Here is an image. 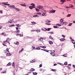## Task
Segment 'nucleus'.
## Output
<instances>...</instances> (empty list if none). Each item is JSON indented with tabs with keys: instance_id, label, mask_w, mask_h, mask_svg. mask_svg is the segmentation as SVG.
<instances>
[{
	"instance_id": "25",
	"label": "nucleus",
	"mask_w": 75,
	"mask_h": 75,
	"mask_svg": "<svg viewBox=\"0 0 75 75\" xmlns=\"http://www.w3.org/2000/svg\"><path fill=\"white\" fill-rule=\"evenodd\" d=\"M15 25L13 24V25H10L9 26V27H14V26Z\"/></svg>"
},
{
	"instance_id": "47",
	"label": "nucleus",
	"mask_w": 75,
	"mask_h": 75,
	"mask_svg": "<svg viewBox=\"0 0 75 75\" xmlns=\"http://www.w3.org/2000/svg\"><path fill=\"white\" fill-rule=\"evenodd\" d=\"M42 48H46V46H42Z\"/></svg>"
},
{
	"instance_id": "33",
	"label": "nucleus",
	"mask_w": 75,
	"mask_h": 75,
	"mask_svg": "<svg viewBox=\"0 0 75 75\" xmlns=\"http://www.w3.org/2000/svg\"><path fill=\"white\" fill-rule=\"evenodd\" d=\"M67 54H63V57H67Z\"/></svg>"
},
{
	"instance_id": "8",
	"label": "nucleus",
	"mask_w": 75,
	"mask_h": 75,
	"mask_svg": "<svg viewBox=\"0 0 75 75\" xmlns=\"http://www.w3.org/2000/svg\"><path fill=\"white\" fill-rule=\"evenodd\" d=\"M60 40L61 41H65V39L64 38H62L60 39Z\"/></svg>"
},
{
	"instance_id": "46",
	"label": "nucleus",
	"mask_w": 75,
	"mask_h": 75,
	"mask_svg": "<svg viewBox=\"0 0 75 75\" xmlns=\"http://www.w3.org/2000/svg\"><path fill=\"white\" fill-rule=\"evenodd\" d=\"M16 33H20V30H18L16 31Z\"/></svg>"
},
{
	"instance_id": "3",
	"label": "nucleus",
	"mask_w": 75,
	"mask_h": 75,
	"mask_svg": "<svg viewBox=\"0 0 75 75\" xmlns=\"http://www.w3.org/2000/svg\"><path fill=\"white\" fill-rule=\"evenodd\" d=\"M12 21H13V20H9L8 22H6V24H8L9 23H12V22H11Z\"/></svg>"
},
{
	"instance_id": "57",
	"label": "nucleus",
	"mask_w": 75,
	"mask_h": 75,
	"mask_svg": "<svg viewBox=\"0 0 75 75\" xmlns=\"http://www.w3.org/2000/svg\"><path fill=\"white\" fill-rule=\"evenodd\" d=\"M50 33V34H54V33L53 32H49Z\"/></svg>"
},
{
	"instance_id": "26",
	"label": "nucleus",
	"mask_w": 75,
	"mask_h": 75,
	"mask_svg": "<svg viewBox=\"0 0 75 75\" xmlns=\"http://www.w3.org/2000/svg\"><path fill=\"white\" fill-rule=\"evenodd\" d=\"M33 74L34 75H36L37 74V73L36 72H33Z\"/></svg>"
},
{
	"instance_id": "23",
	"label": "nucleus",
	"mask_w": 75,
	"mask_h": 75,
	"mask_svg": "<svg viewBox=\"0 0 75 75\" xmlns=\"http://www.w3.org/2000/svg\"><path fill=\"white\" fill-rule=\"evenodd\" d=\"M37 14L38 15H41V13L40 12H38L37 13Z\"/></svg>"
},
{
	"instance_id": "11",
	"label": "nucleus",
	"mask_w": 75,
	"mask_h": 75,
	"mask_svg": "<svg viewBox=\"0 0 75 75\" xmlns=\"http://www.w3.org/2000/svg\"><path fill=\"white\" fill-rule=\"evenodd\" d=\"M35 71V69H34V68H31L30 69V71H31V72H33V71Z\"/></svg>"
},
{
	"instance_id": "21",
	"label": "nucleus",
	"mask_w": 75,
	"mask_h": 75,
	"mask_svg": "<svg viewBox=\"0 0 75 75\" xmlns=\"http://www.w3.org/2000/svg\"><path fill=\"white\" fill-rule=\"evenodd\" d=\"M41 49V48H40V47H38L36 48L35 49V50H40Z\"/></svg>"
},
{
	"instance_id": "36",
	"label": "nucleus",
	"mask_w": 75,
	"mask_h": 75,
	"mask_svg": "<svg viewBox=\"0 0 75 75\" xmlns=\"http://www.w3.org/2000/svg\"><path fill=\"white\" fill-rule=\"evenodd\" d=\"M32 48L33 49L32 50H34V49H35V47L34 46H32Z\"/></svg>"
},
{
	"instance_id": "28",
	"label": "nucleus",
	"mask_w": 75,
	"mask_h": 75,
	"mask_svg": "<svg viewBox=\"0 0 75 75\" xmlns=\"http://www.w3.org/2000/svg\"><path fill=\"white\" fill-rule=\"evenodd\" d=\"M46 25H51V24L49 23H46Z\"/></svg>"
},
{
	"instance_id": "49",
	"label": "nucleus",
	"mask_w": 75,
	"mask_h": 75,
	"mask_svg": "<svg viewBox=\"0 0 75 75\" xmlns=\"http://www.w3.org/2000/svg\"><path fill=\"white\" fill-rule=\"evenodd\" d=\"M54 28H57V26H53Z\"/></svg>"
},
{
	"instance_id": "64",
	"label": "nucleus",
	"mask_w": 75,
	"mask_h": 75,
	"mask_svg": "<svg viewBox=\"0 0 75 75\" xmlns=\"http://www.w3.org/2000/svg\"><path fill=\"white\" fill-rule=\"evenodd\" d=\"M66 7L67 8H69V7H68V6H66Z\"/></svg>"
},
{
	"instance_id": "10",
	"label": "nucleus",
	"mask_w": 75,
	"mask_h": 75,
	"mask_svg": "<svg viewBox=\"0 0 75 75\" xmlns=\"http://www.w3.org/2000/svg\"><path fill=\"white\" fill-rule=\"evenodd\" d=\"M55 12V10H52L50 11V13H54Z\"/></svg>"
},
{
	"instance_id": "43",
	"label": "nucleus",
	"mask_w": 75,
	"mask_h": 75,
	"mask_svg": "<svg viewBox=\"0 0 75 75\" xmlns=\"http://www.w3.org/2000/svg\"><path fill=\"white\" fill-rule=\"evenodd\" d=\"M66 22H64L63 23H62V24H64V25H66Z\"/></svg>"
},
{
	"instance_id": "19",
	"label": "nucleus",
	"mask_w": 75,
	"mask_h": 75,
	"mask_svg": "<svg viewBox=\"0 0 75 75\" xmlns=\"http://www.w3.org/2000/svg\"><path fill=\"white\" fill-rule=\"evenodd\" d=\"M60 21L61 22V23H62V22L64 21V20H63V19H60Z\"/></svg>"
},
{
	"instance_id": "20",
	"label": "nucleus",
	"mask_w": 75,
	"mask_h": 75,
	"mask_svg": "<svg viewBox=\"0 0 75 75\" xmlns=\"http://www.w3.org/2000/svg\"><path fill=\"white\" fill-rule=\"evenodd\" d=\"M11 65V63L10 62H9L8 64H7V66H8V65Z\"/></svg>"
},
{
	"instance_id": "56",
	"label": "nucleus",
	"mask_w": 75,
	"mask_h": 75,
	"mask_svg": "<svg viewBox=\"0 0 75 75\" xmlns=\"http://www.w3.org/2000/svg\"><path fill=\"white\" fill-rule=\"evenodd\" d=\"M71 41H72L73 42H74V41H75H75H74V39H71Z\"/></svg>"
},
{
	"instance_id": "22",
	"label": "nucleus",
	"mask_w": 75,
	"mask_h": 75,
	"mask_svg": "<svg viewBox=\"0 0 75 75\" xmlns=\"http://www.w3.org/2000/svg\"><path fill=\"white\" fill-rule=\"evenodd\" d=\"M69 7H71V8L73 7H74V6H73V5L72 4H70L69 5Z\"/></svg>"
},
{
	"instance_id": "32",
	"label": "nucleus",
	"mask_w": 75,
	"mask_h": 75,
	"mask_svg": "<svg viewBox=\"0 0 75 75\" xmlns=\"http://www.w3.org/2000/svg\"><path fill=\"white\" fill-rule=\"evenodd\" d=\"M35 60L34 59V60L31 61V63H33V62H35Z\"/></svg>"
},
{
	"instance_id": "13",
	"label": "nucleus",
	"mask_w": 75,
	"mask_h": 75,
	"mask_svg": "<svg viewBox=\"0 0 75 75\" xmlns=\"http://www.w3.org/2000/svg\"><path fill=\"white\" fill-rule=\"evenodd\" d=\"M21 6H24V7H26L27 6L25 5V4H20Z\"/></svg>"
},
{
	"instance_id": "14",
	"label": "nucleus",
	"mask_w": 75,
	"mask_h": 75,
	"mask_svg": "<svg viewBox=\"0 0 75 75\" xmlns=\"http://www.w3.org/2000/svg\"><path fill=\"white\" fill-rule=\"evenodd\" d=\"M16 35L17 36H19V35H20V37H23V35H21V34H16Z\"/></svg>"
},
{
	"instance_id": "55",
	"label": "nucleus",
	"mask_w": 75,
	"mask_h": 75,
	"mask_svg": "<svg viewBox=\"0 0 75 75\" xmlns=\"http://www.w3.org/2000/svg\"><path fill=\"white\" fill-rule=\"evenodd\" d=\"M7 42V41H6V40L5 41H4L3 42H4V43H5V44H6V42Z\"/></svg>"
},
{
	"instance_id": "5",
	"label": "nucleus",
	"mask_w": 75,
	"mask_h": 75,
	"mask_svg": "<svg viewBox=\"0 0 75 75\" xmlns=\"http://www.w3.org/2000/svg\"><path fill=\"white\" fill-rule=\"evenodd\" d=\"M14 10H17V11H20V10L18 8L14 7L13 8Z\"/></svg>"
},
{
	"instance_id": "52",
	"label": "nucleus",
	"mask_w": 75,
	"mask_h": 75,
	"mask_svg": "<svg viewBox=\"0 0 75 75\" xmlns=\"http://www.w3.org/2000/svg\"><path fill=\"white\" fill-rule=\"evenodd\" d=\"M33 17H38V15H35L33 16Z\"/></svg>"
},
{
	"instance_id": "2",
	"label": "nucleus",
	"mask_w": 75,
	"mask_h": 75,
	"mask_svg": "<svg viewBox=\"0 0 75 75\" xmlns=\"http://www.w3.org/2000/svg\"><path fill=\"white\" fill-rule=\"evenodd\" d=\"M38 8L40 10V9H42V8H43V7L41 6H38Z\"/></svg>"
},
{
	"instance_id": "29",
	"label": "nucleus",
	"mask_w": 75,
	"mask_h": 75,
	"mask_svg": "<svg viewBox=\"0 0 75 75\" xmlns=\"http://www.w3.org/2000/svg\"><path fill=\"white\" fill-rule=\"evenodd\" d=\"M29 8H30V9H31V10H32V9H33V7L31 6H30L29 7Z\"/></svg>"
},
{
	"instance_id": "40",
	"label": "nucleus",
	"mask_w": 75,
	"mask_h": 75,
	"mask_svg": "<svg viewBox=\"0 0 75 75\" xmlns=\"http://www.w3.org/2000/svg\"><path fill=\"white\" fill-rule=\"evenodd\" d=\"M26 38H30V39L31 38V37H27V36H26Z\"/></svg>"
},
{
	"instance_id": "53",
	"label": "nucleus",
	"mask_w": 75,
	"mask_h": 75,
	"mask_svg": "<svg viewBox=\"0 0 75 75\" xmlns=\"http://www.w3.org/2000/svg\"><path fill=\"white\" fill-rule=\"evenodd\" d=\"M3 13V11H0V14H2Z\"/></svg>"
},
{
	"instance_id": "35",
	"label": "nucleus",
	"mask_w": 75,
	"mask_h": 75,
	"mask_svg": "<svg viewBox=\"0 0 75 75\" xmlns=\"http://www.w3.org/2000/svg\"><path fill=\"white\" fill-rule=\"evenodd\" d=\"M49 38L50 39H51V40H52V39H53V38H52V36H49Z\"/></svg>"
},
{
	"instance_id": "4",
	"label": "nucleus",
	"mask_w": 75,
	"mask_h": 75,
	"mask_svg": "<svg viewBox=\"0 0 75 75\" xmlns=\"http://www.w3.org/2000/svg\"><path fill=\"white\" fill-rule=\"evenodd\" d=\"M31 5L32 6L33 8H35V4H31Z\"/></svg>"
},
{
	"instance_id": "16",
	"label": "nucleus",
	"mask_w": 75,
	"mask_h": 75,
	"mask_svg": "<svg viewBox=\"0 0 75 75\" xmlns=\"http://www.w3.org/2000/svg\"><path fill=\"white\" fill-rule=\"evenodd\" d=\"M42 16H44V17H45V16H47V14L45 13H44L42 14Z\"/></svg>"
},
{
	"instance_id": "39",
	"label": "nucleus",
	"mask_w": 75,
	"mask_h": 75,
	"mask_svg": "<svg viewBox=\"0 0 75 75\" xmlns=\"http://www.w3.org/2000/svg\"><path fill=\"white\" fill-rule=\"evenodd\" d=\"M51 30V28H48L47 30V31H50V30Z\"/></svg>"
},
{
	"instance_id": "12",
	"label": "nucleus",
	"mask_w": 75,
	"mask_h": 75,
	"mask_svg": "<svg viewBox=\"0 0 75 75\" xmlns=\"http://www.w3.org/2000/svg\"><path fill=\"white\" fill-rule=\"evenodd\" d=\"M42 31H47V29H46L45 28H43L42 29Z\"/></svg>"
},
{
	"instance_id": "51",
	"label": "nucleus",
	"mask_w": 75,
	"mask_h": 75,
	"mask_svg": "<svg viewBox=\"0 0 75 75\" xmlns=\"http://www.w3.org/2000/svg\"><path fill=\"white\" fill-rule=\"evenodd\" d=\"M31 23L33 24H36V23L34 22H31Z\"/></svg>"
},
{
	"instance_id": "18",
	"label": "nucleus",
	"mask_w": 75,
	"mask_h": 75,
	"mask_svg": "<svg viewBox=\"0 0 75 75\" xmlns=\"http://www.w3.org/2000/svg\"><path fill=\"white\" fill-rule=\"evenodd\" d=\"M12 66L13 67H15V63L14 62H13L12 64Z\"/></svg>"
},
{
	"instance_id": "17",
	"label": "nucleus",
	"mask_w": 75,
	"mask_h": 75,
	"mask_svg": "<svg viewBox=\"0 0 75 75\" xmlns=\"http://www.w3.org/2000/svg\"><path fill=\"white\" fill-rule=\"evenodd\" d=\"M49 42L50 44H53V42L51 41H49Z\"/></svg>"
},
{
	"instance_id": "41",
	"label": "nucleus",
	"mask_w": 75,
	"mask_h": 75,
	"mask_svg": "<svg viewBox=\"0 0 75 75\" xmlns=\"http://www.w3.org/2000/svg\"><path fill=\"white\" fill-rule=\"evenodd\" d=\"M9 40V38H7L6 40V42H7V41H8Z\"/></svg>"
},
{
	"instance_id": "9",
	"label": "nucleus",
	"mask_w": 75,
	"mask_h": 75,
	"mask_svg": "<svg viewBox=\"0 0 75 75\" xmlns=\"http://www.w3.org/2000/svg\"><path fill=\"white\" fill-rule=\"evenodd\" d=\"M50 54H51V55H52V56H53V57H54V56H55V53L52 52L51 53H50Z\"/></svg>"
},
{
	"instance_id": "6",
	"label": "nucleus",
	"mask_w": 75,
	"mask_h": 75,
	"mask_svg": "<svg viewBox=\"0 0 75 75\" xmlns=\"http://www.w3.org/2000/svg\"><path fill=\"white\" fill-rule=\"evenodd\" d=\"M8 6L9 7H12L13 8H14L15 7V6L14 5H11L9 6Z\"/></svg>"
},
{
	"instance_id": "54",
	"label": "nucleus",
	"mask_w": 75,
	"mask_h": 75,
	"mask_svg": "<svg viewBox=\"0 0 75 75\" xmlns=\"http://www.w3.org/2000/svg\"><path fill=\"white\" fill-rule=\"evenodd\" d=\"M67 67L68 69H71V68H70V67L69 66H67Z\"/></svg>"
},
{
	"instance_id": "7",
	"label": "nucleus",
	"mask_w": 75,
	"mask_h": 75,
	"mask_svg": "<svg viewBox=\"0 0 75 75\" xmlns=\"http://www.w3.org/2000/svg\"><path fill=\"white\" fill-rule=\"evenodd\" d=\"M11 54L10 53H8L6 54V55L7 56H8V57H10L11 56Z\"/></svg>"
},
{
	"instance_id": "27",
	"label": "nucleus",
	"mask_w": 75,
	"mask_h": 75,
	"mask_svg": "<svg viewBox=\"0 0 75 75\" xmlns=\"http://www.w3.org/2000/svg\"><path fill=\"white\" fill-rule=\"evenodd\" d=\"M60 1L61 2H65L66 1V0H61Z\"/></svg>"
},
{
	"instance_id": "45",
	"label": "nucleus",
	"mask_w": 75,
	"mask_h": 75,
	"mask_svg": "<svg viewBox=\"0 0 75 75\" xmlns=\"http://www.w3.org/2000/svg\"><path fill=\"white\" fill-rule=\"evenodd\" d=\"M16 26H17L18 27H20L19 25V24H16Z\"/></svg>"
},
{
	"instance_id": "44",
	"label": "nucleus",
	"mask_w": 75,
	"mask_h": 75,
	"mask_svg": "<svg viewBox=\"0 0 75 75\" xmlns=\"http://www.w3.org/2000/svg\"><path fill=\"white\" fill-rule=\"evenodd\" d=\"M72 23H70L69 25H68L69 26H71V25H72Z\"/></svg>"
},
{
	"instance_id": "37",
	"label": "nucleus",
	"mask_w": 75,
	"mask_h": 75,
	"mask_svg": "<svg viewBox=\"0 0 75 75\" xmlns=\"http://www.w3.org/2000/svg\"><path fill=\"white\" fill-rule=\"evenodd\" d=\"M23 50H24V49L23 48L22 49V50H21V51H19V53H20V52H21L22 51H23Z\"/></svg>"
},
{
	"instance_id": "1",
	"label": "nucleus",
	"mask_w": 75,
	"mask_h": 75,
	"mask_svg": "<svg viewBox=\"0 0 75 75\" xmlns=\"http://www.w3.org/2000/svg\"><path fill=\"white\" fill-rule=\"evenodd\" d=\"M2 4H4V5L9 6H10V4H7L6 3L3 2Z\"/></svg>"
},
{
	"instance_id": "48",
	"label": "nucleus",
	"mask_w": 75,
	"mask_h": 75,
	"mask_svg": "<svg viewBox=\"0 0 75 75\" xmlns=\"http://www.w3.org/2000/svg\"><path fill=\"white\" fill-rule=\"evenodd\" d=\"M59 64H60L61 65H62V66H63L64 65V64H62L60 63H59Z\"/></svg>"
},
{
	"instance_id": "31",
	"label": "nucleus",
	"mask_w": 75,
	"mask_h": 75,
	"mask_svg": "<svg viewBox=\"0 0 75 75\" xmlns=\"http://www.w3.org/2000/svg\"><path fill=\"white\" fill-rule=\"evenodd\" d=\"M19 44V42H16V43H15V44H16V45H18Z\"/></svg>"
},
{
	"instance_id": "42",
	"label": "nucleus",
	"mask_w": 75,
	"mask_h": 75,
	"mask_svg": "<svg viewBox=\"0 0 75 75\" xmlns=\"http://www.w3.org/2000/svg\"><path fill=\"white\" fill-rule=\"evenodd\" d=\"M64 65H68V63L67 62H65L64 63Z\"/></svg>"
},
{
	"instance_id": "58",
	"label": "nucleus",
	"mask_w": 75,
	"mask_h": 75,
	"mask_svg": "<svg viewBox=\"0 0 75 75\" xmlns=\"http://www.w3.org/2000/svg\"><path fill=\"white\" fill-rule=\"evenodd\" d=\"M8 50H9L7 48L6 49V51H8V52H9V51H8Z\"/></svg>"
},
{
	"instance_id": "62",
	"label": "nucleus",
	"mask_w": 75,
	"mask_h": 75,
	"mask_svg": "<svg viewBox=\"0 0 75 75\" xmlns=\"http://www.w3.org/2000/svg\"><path fill=\"white\" fill-rule=\"evenodd\" d=\"M73 67H74V68H75V65H73Z\"/></svg>"
},
{
	"instance_id": "38",
	"label": "nucleus",
	"mask_w": 75,
	"mask_h": 75,
	"mask_svg": "<svg viewBox=\"0 0 75 75\" xmlns=\"http://www.w3.org/2000/svg\"><path fill=\"white\" fill-rule=\"evenodd\" d=\"M36 31H37V32H40V31H41V30H36Z\"/></svg>"
},
{
	"instance_id": "60",
	"label": "nucleus",
	"mask_w": 75,
	"mask_h": 75,
	"mask_svg": "<svg viewBox=\"0 0 75 75\" xmlns=\"http://www.w3.org/2000/svg\"><path fill=\"white\" fill-rule=\"evenodd\" d=\"M56 65H57V64H54V66H56Z\"/></svg>"
},
{
	"instance_id": "61",
	"label": "nucleus",
	"mask_w": 75,
	"mask_h": 75,
	"mask_svg": "<svg viewBox=\"0 0 75 75\" xmlns=\"http://www.w3.org/2000/svg\"><path fill=\"white\" fill-rule=\"evenodd\" d=\"M40 39H41H41H42V40H43L44 39V38H43V37H41L40 38Z\"/></svg>"
},
{
	"instance_id": "50",
	"label": "nucleus",
	"mask_w": 75,
	"mask_h": 75,
	"mask_svg": "<svg viewBox=\"0 0 75 75\" xmlns=\"http://www.w3.org/2000/svg\"><path fill=\"white\" fill-rule=\"evenodd\" d=\"M62 37H63L64 38H65V35H62Z\"/></svg>"
},
{
	"instance_id": "15",
	"label": "nucleus",
	"mask_w": 75,
	"mask_h": 75,
	"mask_svg": "<svg viewBox=\"0 0 75 75\" xmlns=\"http://www.w3.org/2000/svg\"><path fill=\"white\" fill-rule=\"evenodd\" d=\"M45 22H46V23H50L51 22L50 21H49L48 20H45Z\"/></svg>"
},
{
	"instance_id": "59",
	"label": "nucleus",
	"mask_w": 75,
	"mask_h": 75,
	"mask_svg": "<svg viewBox=\"0 0 75 75\" xmlns=\"http://www.w3.org/2000/svg\"><path fill=\"white\" fill-rule=\"evenodd\" d=\"M39 67H42V64H40Z\"/></svg>"
},
{
	"instance_id": "24",
	"label": "nucleus",
	"mask_w": 75,
	"mask_h": 75,
	"mask_svg": "<svg viewBox=\"0 0 75 75\" xmlns=\"http://www.w3.org/2000/svg\"><path fill=\"white\" fill-rule=\"evenodd\" d=\"M71 14H69L67 16V17H71Z\"/></svg>"
},
{
	"instance_id": "30",
	"label": "nucleus",
	"mask_w": 75,
	"mask_h": 75,
	"mask_svg": "<svg viewBox=\"0 0 75 75\" xmlns=\"http://www.w3.org/2000/svg\"><path fill=\"white\" fill-rule=\"evenodd\" d=\"M52 71H54V72H55V71H57V70L55 69H52Z\"/></svg>"
},
{
	"instance_id": "63",
	"label": "nucleus",
	"mask_w": 75,
	"mask_h": 75,
	"mask_svg": "<svg viewBox=\"0 0 75 75\" xmlns=\"http://www.w3.org/2000/svg\"><path fill=\"white\" fill-rule=\"evenodd\" d=\"M2 45H3L4 46H6V45L4 44V43H2Z\"/></svg>"
},
{
	"instance_id": "34",
	"label": "nucleus",
	"mask_w": 75,
	"mask_h": 75,
	"mask_svg": "<svg viewBox=\"0 0 75 75\" xmlns=\"http://www.w3.org/2000/svg\"><path fill=\"white\" fill-rule=\"evenodd\" d=\"M35 10L36 11L38 12L39 11V9H38L37 8H35Z\"/></svg>"
}]
</instances>
